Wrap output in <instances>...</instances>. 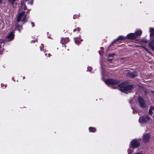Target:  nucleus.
<instances>
[{"instance_id":"f257e3e1","label":"nucleus","mask_w":154,"mask_h":154,"mask_svg":"<svg viewBox=\"0 0 154 154\" xmlns=\"http://www.w3.org/2000/svg\"><path fill=\"white\" fill-rule=\"evenodd\" d=\"M26 7L25 5H23L19 9L20 12L17 18V22L20 23V24H23L26 21V15L25 14L24 10H26Z\"/></svg>"},{"instance_id":"f03ea898","label":"nucleus","mask_w":154,"mask_h":154,"mask_svg":"<svg viewBox=\"0 0 154 154\" xmlns=\"http://www.w3.org/2000/svg\"><path fill=\"white\" fill-rule=\"evenodd\" d=\"M119 89L122 92H123L127 94L133 88L132 85H128L125 82L122 83L119 85Z\"/></svg>"},{"instance_id":"7ed1b4c3","label":"nucleus","mask_w":154,"mask_h":154,"mask_svg":"<svg viewBox=\"0 0 154 154\" xmlns=\"http://www.w3.org/2000/svg\"><path fill=\"white\" fill-rule=\"evenodd\" d=\"M151 119L148 116L144 115L140 117L139 122L140 123L144 124L150 121Z\"/></svg>"},{"instance_id":"20e7f679","label":"nucleus","mask_w":154,"mask_h":154,"mask_svg":"<svg viewBox=\"0 0 154 154\" xmlns=\"http://www.w3.org/2000/svg\"><path fill=\"white\" fill-rule=\"evenodd\" d=\"M104 82L107 85H115L118 84L119 81L113 79H107L106 80H104Z\"/></svg>"},{"instance_id":"39448f33","label":"nucleus","mask_w":154,"mask_h":154,"mask_svg":"<svg viewBox=\"0 0 154 154\" xmlns=\"http://www.w3.org/2000/svg\"><path fill=\"white\" fill-rule=\"evenodd\" d=\"M140 145V143L139 140L134 139L131 142L130 145L131 146L133 149H135L138 147Z\"/></svg>"},{"instance_id":"423d86ee","label":"nucleus","mask_w":154,"mask_h":154,"mask_svg":"<svg viewBox=\"0 0 154 154\" xmlns=\"http://www.w3.org/2000/svg\"><path fill=\"white\" fill-rule=\"evenodd\" d=\"M138 101L141 107L144 108L146 107L145 101L144 99L141 97H139L138 98Z\"/></svg>"},{"instance_id":"0eeeda50","label":"nucleus","mask_w":154,"mask_h":154,"mask_svg":"<svg viewBox=\"0 0 154 154\" xmlns=\"http://www.w3.org/2000/svg\"><path fill=\"white\" fill-rule=\"evenodd\" d=\"M143 140L144 143H146L149 142L150 138V135L148 133H146L143 136Z\"/></svg>"},{"instance_id":"6e6552de","label":"nucleus","mask_w":154,"mask_h":154,"mask_svg":"<svg viewBox=\"0 0 154 154\" xmlns=\"http://www.w3.org/2000/svg\"><path fill=\"white\" fill-rule=\"evenodd\" d=\"M148 47L152 51H154V39L150 38V42L148 44Z\"/></svg>"},{"instance_id":"1a4fd4ad","label":"nucleus","mask_w":154,"mask_h":154,"mask_svg":"<svg viewBox=\"0 0 154 154\" xmlns=\"http://www.w3.org/2000/svg\"><path fill=\"white\" fill-rule=\"evenodd\" d=\"M14 34L13 32H11L7 36V40L9 41L12 40L14 38Z\"/></svg>"},{"instance_id":"9d476101","label":"nucleus","mask_w":154,"mask_h":154,"mask_svg":"<svg viewBox=\"0 0 154 154\" xmlns=\"http://www.w3.org/2000/svg\"><path fill=\"white\" fill-rule=\"evenodd\" d=\"M137 72H128L127 74V76L131 78H134L137 76Z\"/></svg>"},{"instance_id":"9b49d317","label":"nucleus","mask_w":154,"mask_h":154,"mask_svg":"<svg viewBox=\"0 0 154 154\" xmlns=\"http://www.w3.org/2000/svg\"><path fill=\"white\" fill-rule=\"evenodd\" d=\"M126 38H128L134 39L136 38L134 33H130L128 34L126 36Z\"/></svg>"},{"instance_id":"f8f14e48","label":"nucleus","mask_w":154,"mask_h":154,"mask_svg":"<svg viewBox=\"0 0 154 154\" xmlns=\"http://www.w3.org/2000/svg\"><path fill=\"white\" fill-rule=\"evenodd\" d=\"M142 33V32L140 29H138L136 30L134 33L136 38L139 36H140L141 35Z\"/></svg>"},{"instance_id":"ddd939ff","label":"nucleus","mask_w":154,"mask_h":154,"mask_svg":"<svg viewBox=\"0 0 154 154\" xmlns=\"http://www.w3.org/2000/svg\"><path fill=\"white\" fill-rule=\"evenodd\" d=\"M149 32H150V38H152V37H154V28H150L149 29Z\"/></svg>"},{"instance_id":"4468645a","label":"nucleus","mask_w":154,"mask_h":154,"mask_svg":"<svg viewBox=\"0 0 154 154\" xmlns=\"http://www.w3.org/2000/svg\"><path fill=\"white\" fill-rule=\"evenodd\" d=\"M74 39L75 43L77 44H79L82 41V40L79 37L74 38Z\"/></svg>"},{"instance_id":"2eb2a0df","label":"nucleus","mask_w":154,"mask_h":154,"mask_svg":"<svg viewBox=\"0 0 154 154\" xmlns=\"http://www.w3.org/2000/svg\"><path fill=\"white\" fill-rule=\"evenodd\" d=\"M147 42V41L146 38H143L140 40H138V41H137V42L138 43H146Z\"/></svg>"},{"instance_id":"dca6fc26","label":"nucleus","mask_w":154,"mask_h":154,"mask_svg":"<svg viewBox=\"0 0 154 154\" xmlns=\"http://www.w3.org/2000/svg\"><path fill=\"white\" fill-rule=\"evenodd\" d=\"M69 41L68 38H62L61 41V42L62 44H64L67 42Z\"/></svg>"},{"instance_id":"f3484780","label":"nucleus","mask_w":154,"mask_h":154,"mask_svg":"<svg viewBox=\"0 0 154 154\" xmlns=\"http://www.w3.org/2000/svg\"><path fill=\"white\" fill-rule=\"evenodd\" d=\"M133 149L132 146L131 145H130L129 149H128V154H131V153L133 152V149Z\"/></svg>"},{"instance_id":"a211bd4d","label":"nucleus","mask_w":154,"mask_h":154,"mask_svg":"<svg viewBox=\"0 0 154 154\" xmlns=\"http://www.w3.org/2000/svg\"><path fill=\"white\" fill-rule=\"evenodd\" d=\"M126 38V37H125L123 36H119L115 40H114L113 42H116L118 40H120L121 39H123Z\"/></svg>"},{"instance_id":"6ab92c4d","label":"nucleus","mask_w":154,"mask_h":154,"mask_svg":"<svg viewBox=\"0 0 154 154\" xmlns=\"http://www.w3.org/2000/svg\"><path fill=\"white\" fill-rule=\"evenodd\" d=\"M18 1L19 0H8V2L10 4L14 6V3Z\"/></svg>"},{"instance_id":"aec40b11","label":"nucleus","mask_w":154,"mask_h":154,"mask_svg":"<svg viewBox=\"0 0 154 154\" xmlns=\"http://www.w3.org/2000/svg\"><path fill=\"white\" fill-rule=\"evenodd\" d=\"M15 29L18 30L20 32L21 30L22 29V26H19L18 25H17L16 26Z\"/></svg>"},{"instance_id":"412c9836","label":"nucleus","mask_w":154,"mask_h":154,"mask_svg":"<svg viewBox=\"0 0 154 154\" xmlns=\"http://www.w3.org/2000/svg\"><path fill=\"white\" fill-rule=\"evenodd\" d=\"M89 131L90 132H94L96 131V128L94 127H90L89 128Z\"/></svg>"},{"instance_id":"4be33fe9","label":"nucleus","mask_w":154,"mask_h":154,"mask_svg":"<svg viewBox=\"0 0 154 154\" xmlns=\"http://www.w3.org/2000/svg\"><path fill=\"white\" fill-rule=\"evenodd\" d=\"M27 3L28 4H29L30 5H32L33 4V0H30L27 1Z\"/></svg>"},{"instance_id":"5701e85b","label":"nucleus","mask_w":154,"mask_h":154,"mask_svg":"<svg viewBox=\"0 0 154 154\" xmlns=\"http://www.w3.org/2000/svg\"><path fill=\"white\" fill-rule=\"evenodd\" d=\"M76 30H77L79 32L80 30V29L79 28H75L74 29L73 31L74 32L76 31Z\"/></svg>"},{"instance_id":"b1692460","label":"nucleus","mask_w":154,"mask_h":154,"mask_svg":"<svg viewBox=\"0 0 154 154\" xmlns=\"http://www.w3.org/2000/svg\"><path fill=\"white\" fill-rule=\"evenodd\" d=\"M114 55V54H111L108 55L109 57H113Z\"/></svg>"},{"instance_id":"393cba45","label":"nucleus","mask_w":154,"mask_h":154,"mask_svg":"<svg viewBox=\"0 0 154 154\" xmlns=\"http://www.w3.org/2000/svg\"><path fill=\"white\" fill-rule=\"evenodd\" d=\"M154 108V107H153L152 106H150V109L149 110H150L151 111H152Z\"/></svg>"},{"instance_id":"a878e982","label":"nucleus","mask_w":154,"mask_h":154,"mask_svg":"<svg viewBox=\"0 0 154 154\" xmlns=\"http://www.w3.org/2000/svg\"><path fill=\"white\" fill-rule=\"evenodd\" d=\"M132 154H143L142 152H138L135 153H133Z\"/></svg>"},{"instance_id":"bb28decb","label":"nucleus","mask_w":154,"mask_h":154,"mask_svg":"<svg viewBox=\"0 0 154 154\" xmlns=\"http://www.w3.org/2000/svg\"><path fill=\"white\" fill-rule=\"evenodd\" d=\"M44 47V45H43L42 44H41V46L40 47V50L41 51H42V48H43Z\"/></svg>"},{"instance_id":"cd10ccee","label":"nucleus","mask_w":154,"mask_h":154,"mask_svg":"<svg viewBox=\"0 0 154 154\" xmlns=\"http://www.w3.org/2000/svg\"><path fill=\"white\" fill-rule=\"evenodd\" d=\"M88 69L89 71H91V67H89L88 68Z\"/></svg>"},{"instance_id":"c85d7f7f","label":"nucleus","mask_w":154,"mask_h":154,"mask_svg":"<svg viewBox=\"0 0 154 154\" xmlns=\"http://www.w3.org/2000/svg\"><path fill=\"white\" fill-rule=\"evenodd\" d=\"M149 113L150 115H151L152 114V111L149 110Z\"/></svg>"},{"instance_id":"c756f323","label":"nucleus","mask_w":154,"mask_h":154,"mask_svg":"<svg viewBox=\"0 0 154 154\" xmlns=\"http://www.w3.org/2000/svg\"><path fill=\"white\" fill-rule=\"evenodd\" d=\"M112 59H110L108 60V61H112Z\"/></svg>"},{"instance_id":"7c9ffc66","label":"nucleus","mask_w":154,"mask_h":154,"mask_svg":"<svg viewBox=\"0 0 154 154\" xmlns=\"http://www.w3.org/2000/svg\"><path fill=\"white\" fill-rule=\"evenodd\" d=\"M31 24H32V27H34V23H33L32 22V23H31Z\"/></svg>"},{"instance_id":"2f4dec72","label":"nucleus","mask_w":154,"mask_h":154,"mask_svg":"<svg viewBox=\"0 0 154 154\" xmlns=\"http://www.w3.org/2000/svg\"><path fill=\"white\" fill-rule=\"evenodd\" d=\"M100 64L101 66V68H102V64L101 63H100Z\"/></svg>"},{"instance_id":"473e14b6","label":"nucleus","mask_w":154,"mask_h":154,"mask_svg":"<svg viewBox=\"0 0 154 154\" xmlns=\"http://www.w3.org/2000/svg\"><path fill=\"white\" fill-rule=\"evenodd\" d=\"M144 49L146 50V51H147V52H148V51L147 49L146 48H144Z\"/></svg>"},{"instance_id":"72a5a7b5","label":"nucleus","mask_w":154,"mask_h":154,"mask_svg":"<svg viewBox=\"0 0 154 154\" xmlns=\"http://www.w3.org/2000/svg\"><path fill=\"white\" fill-rule=\"evenodd\" d=\"M35 42V40H32V41H31V42H32H32Z\"/></svg>"},{"instance_id":"f704fd0d","label":"nucleus","mask_w":154,"mask_h":154,"mask_svg":"<svg viewBox=\"0 0 154 154\" xmlns=\"http://www.w3.org/2000/svg\"><path fill=\"white\" fill-rule=\"evenodd\" d=\"M102 75H105V74L104 73V72H103V73H102Z\"/></svg>"},{"instance_id":"c9c22d12","label":"nucleus","mask_w":154,"mask_h":154,"mask_svg":"<svg viewBox=\"0 0 154 154\" xmlns=\"http://www.w3.org/2000/svg\"><path fill=\"white\" fill-rule=\"evenodd\" d=\"M3 85H4V84H1V86H2V87H3Z\"/></svg>"},{"instance_id":"e433bc0d","label":"nucleus","mask_w":154,"mask_h":154,"mask_svg":"<svg viewBox=\"0 0 154 154\" xmlns=\"http://www.w3.org/2000/svg\"><path fill=\"white\" fill-rule=\"evenodd\" d=\"M99 54H100V56H101V52H100V51H99Z\"/></svg>"},{"instance_id":"4c0bfd02","label":"nucleus","mask_w":154,"mask_h":154,"mask_svg":"<svg viewBox=\"0 0 154 154\" xmlns=\"http://www.w3.org/2000/svg\"><path fill=\"white\" fill-rule=\"evenodd\" d=\"M2 0H0V3L1 4L2 3Z\"/></svg>"},{"instance_id":"58836bf2","label":"nucleus","mask_w":154,"mask_h":154,"mask_svg":"<svg viewBox=\"0 0 154 154\" xmlns=\"http://www.w3.org/2000/svg\"><path fill=\"white\" fill-rule=\"evenodd\" d=\"M100 49L101 50H103V47H101Z\"/></svg>"},{"instance_id":"ea45409f","label":"nucleus","mask_w":154,"mask_h":154,"mask_svg":"<svg viewBox=\"0 0 154 154\" xmlns=\"http://www.w3.org/2000/svg\"><path fill=\"white\" fill-rule=\"evenodd\" d=\"M75 15H74L73 16V19H75Z\"/></svg>"},{"instance_id":"a19ab883","label":"nucleus","mask_w":154,"mask_h":154,"mask_svg":"<svg viewBox=\"0 0 154 154\" xmlns=\"http://www.w3.org/2000/svg\"><path fill=\"white\" fill-rule=\"evenodd\" d=\"M48 56L49 57H50L51 56V55L50 54H48Z\"/></svg>"},{"instance_id":"79ce46f5","label":"nucleus","mask_w":154,"mask_h":154,"mask_svg":"<svg viewBox=\"0 0 154 154\" xmlns=\"http://www.w3.org/2000/svg\"><path fill=\"white\" fill-rule=\"evenodd\" d=\"M24 1L25 2H27L28 1H29V0H24Z\"/></svg>"},{"instance_id":"37998d69","label":"nucleus","mask_w":154,"mask_h":154,"mask_svg":"<svg viewBox=\"0 0 154 154\" xmlns=\"http://www.w3.org/2000/svg\"><path fill=\"white\" fill-rule=\"evenodd\" d=\"M1 48V46L0 45V48ZM1 52H0V54H1Z\"/></svg>"},{"instance_id":"c03bdc74","label":"nucleus","mask_w":154,"mask_h":154,"mask_svg":"<svg viewBox=\"0 0 154 154\" xmlns=\"http://www.w3.org/2000/svg\"><path fill=\"white\" fill-rule=\"evenodd\" d=\"M45 55L46 56H47V54L46 53H45Z\"/></svg>"},{"instance_id":"a18cd8bd","label":"nucleus","mask_w":154,"mask_h":154,"mask_svg":"<svg viewBox=\"0 0 154 154\" xmlns=\"http://www.w3.org/2000/svg\"><path fill=\"white\" fill-rule=\"evenodd\" d=\"M6 85H5V87L6 88Z\"/></svg>"},{"instance_id":"49530a36","label":"nucleus","mask_w":154,"mask_h":154,"mask_svg":"<svg viewBox=\"0 0 154 154\" xmlns=\"http://www.w3.org/2000/svg\"><path fill=\"white\" fill-rule=\"evenodd\" d=\"M13 79H14V78H12V80H13Z\"/></svg>"},{"instance_id":"de8ad7c7","label":"nucleus","mask_w":154,"mask_h":154,"mask_svg":"<svg viewBox=\"0 0 154 154\" xmlns=\"http://www.w3.org/2000/svg\"><path fill=\"white\" fill-rule=\"evenodd\" d=\"M23 79H24V77H23Z\"/></svg>"}]
</instances>
